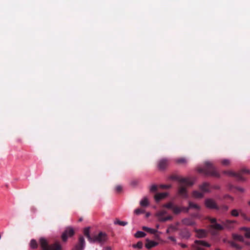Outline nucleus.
<instances>
[{
	"instance_id": "2f4dec72",
	"label": "nucleus",
	"mask_w": 250,
	"mask_h": 250,
	"mask_svg": "<svg viewBox=\"0 0 250 250\" xmlns=\"http://www.w3.org/2000/svg\"><path fill=\"white\" fill-rule=\"evenodd\" d=\"M178 225L179 223H177L176 225H170L168 227V228L169 229H170L172 231V232H173L177 230V226Z\"/></svg>"
},
{
	"instance_id": "aec40b11",
	"label": "nucleus",
	"mask_w": 250,
	"mask_h": 250,
	"mask_svg": "<svg viewBox=\"0 0 250 250\" xmlns=\"http://www.w3.org/2000/svg\"><path fill=\"white\" fill-rule=\"evenodd\" d=\"M140 204L142 207H147L149 205L148 199L146 197H144L140 202Z\"/></svg>"
},
{
	"instance_id": "b1692460",
	"label": "nucleus",
	"mask_w": 250,
	"mask_h": 250,
	"mask_svg": "<svg viewBox=\"0 0 250 250\" xmlns=\"http://www.w3.org/2000/svg\"><path fill=\"white\" fill-rule=\"evenodd\" d=\"M114 223L115 225H118L122 226H125L127 224V222L126 221H122L119 219H116Z\"/></svg>"
},
{
	"instance_id": "c03bdc74",
	"label": "nucleus",
	"mask_w": 250,
	"mask_h": 250,
	"mask_svg": "<svg viewBox=\"0 0 250 250\" xmlns=\"http://www.w3.org/2000/svg\"><path fill=\"white\" fill-rule=\"evenodd\" d=\"M168 239H169V240H170L172 241H173V242H176V239H175V237H173V236H169V237H168Z\"/></svg>"
},
{
	"instance_id": "58836bf2",
	"label": "nucleus",
	"mask_w": 250,
	"mask_h": 250,
	"mask_svg": "<svg viewBox=\"0 0 250 250\" xmlns=\"http://www.w3.org/2000/svg\"><path fill=\"white\" fill-rule=\"evenodd\" d=\"M181 235L183 238L188 239L190 237V234L189 232L187 231L185 233V234H182Z\"/></svg>"
},
{
	"instance_id": "f3484780",
	"label": "nucleus",
	"mask_w": 250,
	"mask_h": 250,
	"mask_svg": "<svg viewBox=\"0 0 250 250\" xmlns=\"http://www.w3.org/2000/svg\"><path fill=\"white\" fill-rule=\"evenodd\" d=\"M196 236L198 238H204L207 236V232L204 229L196 230Z\"/></svg>"
},
{
	"instance_id": "f257e3e1",
	"label": "nucleus",
	"mask_w": 250,
	"mask_h": 250,
	"mask_svg": "<svg viewBox=\"0 0 250 250\" xmlns=\"http://www.w3.org/2000/svg\"><path fill=\"white\" fill-rule=\"evenodd\" d=\"M172 179L177 180L180 184V188L178 191L179 194L183 198H187L188 194L185 186H191L193 183L191 182L188 178H183L180 176L173 177H172Z\"/></svg>"
},
{
	"instance_id": "7c9ffc66",
	"label": "nucleus",
	"mask_w": 250,
	"mask_h": 250,
	"mask_svg": "<svg viewBox=\"0 0 250 250\" xmlns=\"http://www.w3.org/2000/svg\"><path fill=\"white\" fill-rule=\"evenodd\" d=\"M176 162L178 164H185L187 163V160L184 158H179L176 160Z\"/></svg>"
},
{
	"instance_id": "4c0bfd02",
	"label": "nucleus",
	"mask_w": 250,
	"mask_h": 250,
	"mask_svg": "<svg viewBox=\"0 0 250 250\" xmlns=\"http://www.w3.org/2000/svg\"><path fill=\"white\" fill-rule=\"evenodd\" d=\"M134 213H135L136 214L139 215L141 213H143L144 212V211L140 208H137L134 210Z\"/></svg>"
},
{
	"instance_id": "a19ab883",
	"label": "nucleus",
	"mask_w": 250,
	"mask_h": 250,
	"mask_svg": "<svg viewBox=\"0 0 250 250\" xmlns=\"http://www.w3.org/2000/svg\"><path fill=\"white\" fill-rule=\"evenodd\" d=\"M244 235L245 237L247 238H250V229L247 232H246Z\"/></svg>"
},
{
	"instance_id": "de8ad7c7",
	"label": "nucleus",
	"mask_w": 250,
	"mask_h": 250,
	"mask_svg": "<svg viewBox=\"0 0 250 250\" xmlns=\"http://www.w3.org/2000/svg\"><path fill=\"white\" fill-rule=\"evenodd\" d=\"M210 222L211 223H216V219L215 218H212L210 219Z\"/></svg>"
},
{
	"instance_id": "f704fd0d",
	"label": "nucleus",
	"mask_w": 250,
	"mask_h": 250,
	"mask_svg": "<svg viewBox=\"0 0 250 250\" xmlns=\"http://www.w3.org/2000/svg\"><path fill=\"white\" fill-rule=\"evenodd\" d=\"M230 244L232 247H234L238 250H241L242 249V247L234 242H231Z\"/></svg>"
},
{
	"instance_id": "bb28decb",
	"label": "nucleus",
	"mask_w": 250,
	"mask_h": 250,
	"mask_svg": "<svg viewBox=\"0 0 250 250\" xmlns=\"http://www.w3.org/2000/svg\"><path fill=\"white\" fill-rule=\"evenodd\" d=\"M193 196L196 198H201L203 197V194L202 193L197 191H194L192 194Z\"/></svg>"
},
{
	"instance_id": "c9c22d12",
	"label": "nucleus",
	"mask_w": 250,
	"mask_h": 250,
	"mask_svg": "<svg viewBox=\"0 0 250 250\" xmlns=\"http://www.w3.org/2000/svg\"><path fill=\"white\" fill-rule=\"evenodd\" d=\"M224 173L230 176H235V174L232 171H224Z\"/></svg>"
},
{
	"instance_id": "bf43d9fd",
	"label": "nucleus",
	"mask_w": 250,
	"mask_h": 250,
	"mask_svg": "<svg viewBox=\"0 0 250 250\" xmlns=\"http://www.w3.org/2000/svg\"><path fill=\"white\" fill-rule=\"evenodd\" d=\"M80 221H81L82 220V219L81 218L80 219Z\"/></svg>"
},
{
	"instance_id": "dca6fc26",
	"label": "nucleus",
	"mask_w": 250,
	"mask_h": 250,
	"mask_svg": "<svg viewBox=\"0 0 250 250\" xmlns=\"http://www.w3.org/2000/svg\"><path fill=\"white\" fill-rule=\"evenodd\" d=\"M182 223L186 226H192L195 224V222L191 218H184L182 220Z\"/></svg>"
},
{
	"instance_id": "864d4df0",
	"label": "nucleus",
	"mask_w": 250,
	"mask_h": 250,
	"mask_svg": "<svg viewBox=\"0 0 250 250\" xmlns=\"http://www.w3.org/2000/svg\"><path fill=\"white\" fill-rule=\"evenodd\" d=\"M243 171L244 172H246V173H250V171L249 170H245V169H244L243 170Z\"/></svg>"
},
{
	"instance_id": "423d86ee",
	"label": "nucleus",
	"mask_w": 250,
	"mask_h": 250,
	"mask_svg": "<svg viewBox=\"0 0 250 250\" xmlns=\"http://www.w3.org/2000/svg\"><path fill=\"white\" fill-rule=\"evenodd\" d=\"M166 211H162L158 212L156 216L159 221L161 222H166L167 220H171L172 217L171 216L168 215L167 217H164V215L166 214Z\"/></svg>"
},
{
	"instance_id": "49530a36",
	"label": "nucleus",
	"mask_w": 250,
	"mask_h": 250,
	"mask_svg": "<svg viewBox=\"0 0 250 250\" xmlns=\"http://www.w3.org/2000/svg\"><path fill=\"white\" fill-rule=\"evenodd\" d=\"M179 245H180L182 248H186L187 247V245H186V244H182V243H179L178 244Z\"/></svg>"
},
{
	"instance_id": "6e6552de",
	"label": "nucleus",
	"mask_w": 250,
	"mask_h": 250,
	"mask_svg": "<svg viewBox=\"0 0 250 250\" xmlns=\"http://www.w3.org/2000/svg\"><path fill=\"white\" fill-rule=\"evenodd\" d=\"M205 205L208 208H217V205L215 202L211 199H207L205 202Z\"/></svg>"
},
{
	"instance_id": "473e14b6",
	"label": "nucleus",
	"mask_w": 250,
	"mask_h": 250,
	"mask_svg": "<svg viewBox=\"0 0 250 250\" xmlns=\"http://www.w3.org/2000/svg\"><path fill=\"white\" fill-rule=\"evenodd\" d=\"M221 163L225 166H228L229 165L230 162L229 159H224L221 161Z\"/></svg>"
},
{
	"instance_id": "72a5a7b5",
	"label": "nucleus",
	"mask_w": 250,
	"mask_h": 250,
	"mask_svg": "<svg viewBox=\"0 0 250 250\" xmlns=\"http://www.w3.org/2000/svg\"><path fill=\"white\" fill-rule=\"evenodd\" d=\"M164 207L168 208H171L173 210V207H174V206L173 205V204L172 202H170L168 204L164 205Z\"/></svg>"
},
{
	"instance_id": "f8f14e48",
	"label": "nucleus",
	"mask_w": 250,
	"mask_h": 250,
	"mask_svg": "<svg viewBox=\"0 0 250 250\" xmlns=\"http://www.w3.org/2000/svg\"><path fill=\"white\" fill-rule=\"evenodd\" d=\"M168 163L167 160L166 159H162L161 160L159 163H158V168L160 169H165L167 166H168Z\"/></svg>"
},
{
	"instance_id": "ddd939ff",
	"label": "nucleus",
	"mask_w": 250,
	"mask_h": 250,
	"mask_svg": "<svg viewBox=\"0 0 250 250\" xmlns=\"http://www.w3.org/2000/svg\"><path fill=\"white\" fill-rule=\"evenodd\" d=\"M168 195L167 192L159 193L155 195V199L156 202H158L160 200L165 198Z\"/></svg>"
},
{
	"instance_id": "20e7f679",
	"label": "nucleus",
	"mask_w": 250,
	"mask_h": 250,
	"mask_svg": "<svg viewBox=\"0 0 250 250\" xmlns=\"http://www.w3.org/2000/svg\"><path fill=\"white\" fill-rule=\"evenodd\" d=\"M107 240V236L105 233L100 232L98 235L95 237L94 239H92V242H98L100 243H103Z\"/></svg>"
},
{
	"instance_id": "ea45409f",
	"label": "nucleus",
	"mask_w": 250,
	"mask_h": 250,
	"mask_svg": "<svg viewBox=\"0 0 250 250\" xmlns=\"http://www.w3.org/2000/svg\"><path fill=\"white\" fill-rule=\"evenodd\" d=\"M157 187L156 185H153L150 187V190L151 192H154L157 190Z\"/></svg>"
},
{
	"instance_id": "a18cd8bd",
	"label": "nucleus",
	"mask_w": 250,
	"mask_h": 250,
	"mask_svg": "<svg viewBox=\"0 0 250 250\" xmlns=\"http://www.w3.org/2000/svg\"><path fill=\"white\" fill-rule=\"evenodd\" d=\"M116 190H117L118 192L120 191L121 190V189H122V187H121V186H117V187H116Z\"/></svg>"
},
{
	"instance_id": "a211bd4d",
	"label": "nucleus",
	"mask_w": 250,
	"mask_h": 250,
	"mask_svg": "<svg viewBox=\"0 0 250 250\" xmlns=\"http://www.w3.org/2000/svg\"><path fill=\"white\" fill-rule=\"evenodd\" d=\"M232 236L233 238L236 240H238L242 242H244V238L243 236L241 235L233 233L232 234Z\"/></svg>"
},
{
	"instance_id": "9d476101",
	"label": "nucleus",
	"mask_w": 250,
	"mask_h": 250,
	"mask_svg": "<svg viewBox=\"0 0 250 250\" xmlns=\"http://www.w3.org/2000/svg\"><path fill=\"white\" fill-rule=\"evenodd\" d=\"M172 210L175 214H179L182 211L188 212V208L174 206V207H173V208Z\"/></svg>"
},
{
	"instance_id": "39448f33",
	"label": "nucleus",
	"mask_w": 250,
	"mask_h": 250,
	"mask_svg": "<svg viewBox=\"0 0 250 250\" xmlns=\"http://www.w3.org/2000/svg\"><path fill=\"white\" fill-rule=\"evenodd\" d=\"M74 231L72 228H67L62 234V240L64 242L66 241L68 237L72 236L74 235Z\"/></svg>"
},
{
	"instance_id": "5fc2aeb1",
	"label": "nucleus",
	"mask_w": 250,
	"mask_h": 250,
	"mask_svg": "<svg viewBox=\"0 0 250 250\" xmlns=\"http://www.w3.org/2000/svg\"><path fill=\"white\" fill-rule=\"evenodd\" d=\"M240 190L243 192V191H244V189L240 188Z\"/></svg>"
},
{
	"instance_id": "f03ea898",
	"label": "nucleus",
	"mask_w": 250,
	"mask_h": 250,
	"mask_svg": "<svg viewBox=\"0 0 250 250\" xmlns=\"http://www.w3.org/2000/svg\"><path fill=\"white\" fill-rule=\"evenodd\" d=\"M41 247L43 250H61L62 247L59 243H56L54 245L49 246L46 239L41 238L40 240Z\"/></svg>"
},
{
	"instance_id": "2eb2a0df",
	"label": "nucleus",
	"mask_w": 250,
	"mask_h": 250,
	"mask_svg": "<svg viewBox=\"0 0 250 250\" xmlns=\"http://www.w3.org/2000/svg\"><path fill=\"white\" fill-rule=\"evenodd\" d=\"M242 209H233L230 212V214L233 217H238L239 215L241 216L242 213H243Z\"/></svg>"
},
{
	"instance_id": "4468645a",
	"label": "nucleus",
	"mask_w": 250,
	"mask_h": 250,
	"mask_svg": "<svg viewBox=\"0 0 250 250\" xmlns=\"http://www.w3.org/2000/svg\"><path fill=\"white\" fill-rule=\"evenodd\" d=\"M200 189L203 192H208L210 191V187L208 184L207 183H203L200 187Z\"/></svg>"
},
{
	"instance_id": "9b49d317",
	"label": "nucleus",
	"mask_w": 250,
	"mask_h": 250,
	"mask_svg": "<svg viewBox=\"0 0 250 250\" xmlns=\"http://www.w3.org/2000/svg\"><path fill=\"white\" fill-rule=\"evenodd\" d=\"M146 243L145 244V247L147 249H150L158 245V243L154 241L150 240L148 239H146Z\"/></svg>"
},
{
	"instance_id": "a878e982",
	"label": "nucleus",
	"mask_w": 250,
	"mask_h": 250,
	"mask_svg": "<svg viewBox=\"0 0 250 250\" xmlns=\"http://www.w3.org/2000/svg\"><path fill=\"white\" fill-rule=\"evenodd\" d=\"M146 235V234L142 231H138L134 234L136 238H142L145 237Z\"/></svg>"
},
{
	"instance_id": "603ef678",
	"label": "nucleus",
	"mask_w": 250,
	"mask_h": 250,
	"mask_svg": "<svg viewBox=\"0 0 250 250\" xmlns=\"http://www.w3.org/2000/svg\"><path fill=\"white\" fill-rule=\"evenodd\" d=\"M158 232L159 233V234H158V235H157V234H155V236H156V237H157L159 239H160V236H159V235H160V234H161L162 233V232Z\"/></svg>"
},
{
	"instance_id": "052dcab7",
	"label": "nucleus",
	"mask_w": 250,
	"mask_h": 250,
	"mask_svg": "<svg viewBox=\"0 0 250 250\" xmlns=\"http://www.w3.org/2000/svg\"><path fill=\"white\" fill-rule=\"evenodd\" d=\"M1 234H0V239H1Z\"/></svg>"
},
{
	"instance_id": "e433bc0d",
	"label": "nucleus",
	"mask_w": 250,
	"mask_h": 250,
	"mask_svg": "<svg viewBox=\"0 0 250 250\" xmlns=\"http://www.w3.org/2000/svg\"><path fill=\"white\" fill-rule=\"evenodd\" d=\"M241 217L243 219H244L245 220L248 221L250 222V218L248 217L246 215V214L243 212V213H242L241 214Z\"/></svg>"
},
{
	"instance_id": "1a4fd4ad",
	"label": "nucleus",
	"mask_w": 250,
	"mask_h": 250,
	"mask_svg": "<svg viewBox=\"0 0 250 250\" xmlns=\"http://www.w3.org/2000/svg\"><path fill=\"white\" fill-rule=\"evenodd\" d=\"M85 247V241L83 237H80L79 238V244L75 246L76 250H83Z\"/></svg>"
},
{
	"instance_id": "cd10ccee",
	"label": "nucleus",
	"mask_w": 250,
	"mask_h": 250,
	"mask_svg": "<svg viewBox=\"0 0 250 250\" xmlns=\"http://www.w3.org/2000/svg\"><path fill=\"white\" fill-rule=\"evenodd\" d=\"M196 242L198 243H199V244H201V245L202 246H205V247H210V244H209L207 242H206V241H203V240H196Z\"/></svg>"
},
{
	"instance_id": "3c124183",
	"label": "nucleus",
	"mask_w": 250,
	"mask_h": 250,
	"mask_svg": "<svg viewBox=\"0 0 250 250\" xmlns=\"http://www.w3.org/2000/svg\"><path fill=\"white\" fill-rule=\"evenodd\" d=\"M245 245H247V246H250V242L247 241H245L244 240V242H243Z\"/></svg>"
},
{
	"instance_id": "79ce46f5",
	"label": "nucleus",
	"mask_w": 250,
	"mask_h": 250,
	"mask_svg": "<svg viewBox=\"0 0 250 250\" xmlns=\"http://www.w3.org/2000/svg\"><path fill=\"white\" fill-rule=\"evenodd\" d=\"M250 228L243 227L240 228L239 230H245V231H246V232H247L250 229Z\"/></svg>"
},
{
	"instance_id": "412c9836",
	"label": "nucleus",
	"mask_w": 250,
	"mask_h": 250,
	"mask_svg": "<svg viewBox=\"0 0 250 250\" xmlns=\"http://www.w3.org/2000/svg\"><path fill=\"white\" fill-rule=\"evenodd\" d=\"M142 228L144 230H146L151 234H155L156 232H158L157 229H151L147 227L144 226Z\"/></svg>"
},
{
	"instance_id": "8fccbe9b",
	"label": "nucleus",
	"mask_w": 250,
	"mask_h": 250,
	"mask_svg": "<svg viewBox=\"0 0 250 250\" xmlns=\"http://www.w3.org/2000/svg\"><path fill=\"white\" fill-rule=\"evenodd\" d=\"M102 250H111V248L109 247L104 248Z\"/></svg>"
},
{
	"instance_id": "09e8293b",
	"label": "nucleus",
	"mask_w": 250,
	"mask_h": 250,
	"mask_svg": "<svg viewBox=\"0 0 250 250\" xmlns=\"http://www.w3.org/2000/svg\"><path fill=\"white\" fill-rule=\"evenodd\" d=\"M166 232L167 233H171L172 231L170 229H169V228L168 227V228L166 230Z\"/></svg>"
},
{
	"instance_id": "6e6d98bb",
	"label": "nucleus",
	"mask_w": 250,
	"mask_h": 250,
	"mask_svg": "<svg viewBox=\"0 0 250 250\" xmlns=\"http://www.w3.org/2000/svg\"><path fill=\"white\" fill-rule=\"evenodd\" d=\"M149 215H150L149 213H147L146 214V216H147H147H149Z\"/></svg>"
},
{
	"instance_id": "37998d69",
	"label": "nucleus",
	"mask_w": 250,
	"mask_h": 250,
	"mask_svg": "<svg viewBox=\"0 0 250 250\" xmlns=\"http://www.w3.org/2000/svg\"><path fill=\"white\" fill-rule=\"evenodd\" d=\"M160 187H161V188H171V186L170 185H161Z\"/></svg>"
},
{
	"instance_id": "4d7b16f0",
	"label": "nucleus",
	"mask_w": 250,
	"mask_h": 250,
	"mask_svg": "<svg viewBox=\"0 0 250 250\" xmlns=\"http://www.w3.org/2000/svg\"><path fill=\"white\" fill-rule=\"evenodd\" d=\"M248 205L250 206V200L248 202Z\"/></svg>"
},
{
	"instance_id": "13d9d810",
	"label": "nucleus",
	"mask_w": 250,
	"mask_h": 250,
	"mask_svg": "<svg viewBox=\"0 0 250 250\" xmlns=\"http://www.w3.org/2000/svg\"><path fill=\"white\" fill-rule=\"evenodd\" d=\"M156 227H157V228H159V225H157Z\"/></svg>"
},
{
	"instance_id": "393cba45",
	"label": "nucleus",
	"mask_w": 250,
	"mask_h": 250,
	"mask_svg": "<svg viewBox=\"0 0 250 250\" xmlns=\"http://www.w3.org/2000/svg\"><path fill=\"white\" fill-rule=\"evenodd\" d=\"M188 209L189 208H194V209H196L197 210H199V209H200V207L197 204H194L193 203L189 202V206H188Z\"/></svg>"
},
{
	"instance_id": "c756f323",
	"label": "nucleus",
	"mask_w": 250,
	"mask_h": 250,
	"mask_svg": "<svg viewBox=\"0 0 250 250\" xmlns=\"http://www.w3.org/2000/svg\"><path fill=\"white\" fill-rule=\"evenodd\" d=\"M30 245L32 249H35L37 247V243L35 240L32 239L30 241Z\"/></svg>"
},
{
	"instance_id": "6ab92c4d",
	"label": "nucleus",
	"mask_w": 250,
	"mask_h": 250,
	"mask_svg": "<svg viewBox=\"0 0 250 250\" xmlns=\"http://www.w3.org/2000/svg\"><path fill=\"white\" fill-rule=\"evenodd\" d=\"M201 244L196 243L195 241L194 243L192 245V247L194 249V250H204L202 247Z\"/></svg>"
},
{
	"instance_id": "0eeeda50",
	"label": "nucleus",
	"mask_w": 250,
	"mask_h": 250,
	"mask_svg": "<svg viewBox=\"0 0 250 250\" xmlns=\"http://www.w3.org/2000/svg\"><path fill=\"white\" fill-rule=\"evenodd\" d=\"M237 224V222L234 220H226L223 223L224 228L229 230L234 229Z\"/></svg>"
},
{
	"instance_id": "4be33fe9",
	"label": "nucleus",
	"mask_w": 250,
	"mask_h": 250,
	"mask_svg": "<svg viewBox=\"0 0 250 250\" xmlns=\"http://www.w3.org/2000/svg\"><path fill=\"white\" fill-rule=\"evenodd\" d=\"M211 227L215 229L222 230L224 229V226L221 225L219 224L214 223L211 225Z\"/></svg>"
},
{
	"instance_id": "5701e85b",
	"label": "nucleus",
	"mask_w": 250,
	"mask_h": 250,
	"mask_svg": "<svg viewBox=\"0 0 250 250\" xmlns=\"http://www.w3.org/2000/svg\"><path fill=\"white\" fill-rule=\"evenodd\" d=\"M89 229H90V228H85L84 229V234L86 236V237H87L89 241L90 242V243H92V238H91L90 236V234H89Z\"/></svg>"
},
{
	"instance_id": "7ed1b4c3",
	"label": "nucleus",
	"mask_w": 250,
	"mask_h": 250,
	"mask_svg": "<svg viewBox=\"0 0 250 250\" xmlns=\"http://www.w3.org/2000/svg\"><path fill=\"white\" fill-rule=\"evenodd\" d=\"M205 166L208 171V174L215 177H219L220 176L219 172L210 162H206Z\"/></svg>"
},
{
	"instance_id": "c85d7f7f",
	"label": "nucleus",
	"mask_w": 250,
	"mask_h": 250,
	"mask_svg": "<svg viewBox=\"0 0 250 250\" xmlns=\"http://www.w3.org/2000/svg\"><path fill=\"white\" fill-rule=\"evenodd\" d=\"M143 242L139 241L136 244L133 245L132 247L136 249H141L143 248Z\"/></svg>"
}]
</instances>
